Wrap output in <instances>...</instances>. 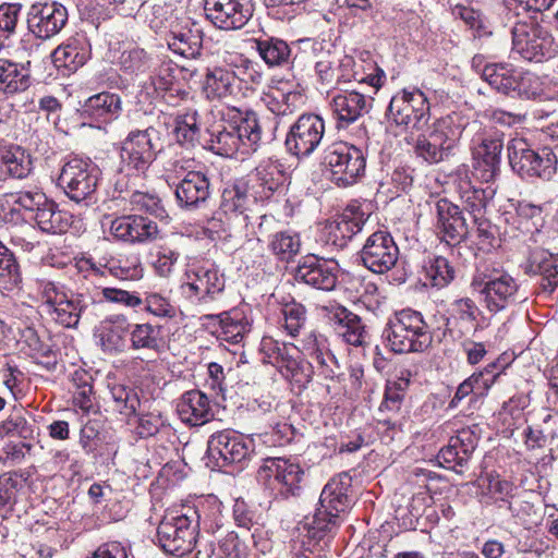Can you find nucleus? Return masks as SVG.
I'll return each instance as SVG.
<instances>
[{"label": "nucleus", "mask_w": 558, "mask_h": 558, "mask_svg": "<svg viewBox=\"0 0 558 558\" xmlns=\"http://www.w3.org/2000/svg\"><path fill=\"white\" fill-rule=\"evenodd\" d=\"M480 129V121L462 112H451L438 119L427 134L417 137L414 153L428 163H439L454 155L464 132Z\"/></svg>", "instance_id": "f257e3e1"}, {"label": "nucleus", "mask_w": 558, "mask_h": 558, "mask_svg": "<svg viewBox=\"0 0 558 558\" xmlns=\"http://www.w3.org/2000/svg\"><path fill=\"white\" fill-rule=\"evenodd\" d=\"M386 345L395 353L424 352L433 342V335L421 312L404 308L396 312L383 331Z\"/></svg>", "instance_id": "f03ea898"}, {"label": "nucleus", "mask_w": 558, "mask_h": 558, "mask_svg": "<svg viewBox=\"0 0 558 558\" xmlns=\"http://www.w3.org/2000/svg\"><path fill=\"white\" fill-rule=\"evenodd\" d=\"M254 69V63L241 54L227 53L221 63L206 69L203 92L209 100H223L240 90L241 75Z\"/></svg>", "instance_id": "7ed1b4c3"}, {"label": "nucleus", "mask_w": 558, "mask_h": 558, "mask_svg": "<svg viewBox=\"0 0 558 558\" xmlns=\"http://www.w3.org/2000/svg\"><path fill=\"white\" fill-rule=\"evenodd\" d=\"M323 166L330 172V179L338 186L356 183L365 173L366 158L359 147L347 142H333L322 156Z\"/></svg>", "instance_id": "20e7f679"}, {"label": "nucleus", "mask_w": 558, "mask_h": 558, "mask_svg": "<svg viewBox=\"0 0 558 558\" xmlns=\"http://www.w3.org/2000/svg\"><path fill=\"white\" fill-rule=\"evenodd\" d=\"M509 162L521 177L550 180L557 171L558 158L550 147L531 149L523 138H513L508 144Z\"/></svg>", "instance_id": "39448f33"}, {"label": "nucleus", "mask_w": 558, "mask_h": 558, "mask_svg": "<svg viewBox=\"0 0 558 558\" xmlns=\"http://www.w3.org/2000/svg\"><path fill=\"white\" fill-rule=\"evenodd\" d=\"M511 34L512 50L525 60L542 62L558 54L551 33L534 21L515 23Z\"/></svg>", "instance_id": "423d86ee"}, {"label": "nucleus", "mask_w": 558, "mask_h": 558, "mask_svg": "<svg viewBox=\"0 0 558 558\" xmlns=\"http://www.w3.org/2000/svg\"><path fill=\"white\" fill-rule=\"evenodd\" d=\"M471 287L481 295L484 306L490 313H498L517 303L519 286L506 272H477Z\"/></svg>", "instance_id": "0eeeda50"}, {"label": "nucleus", "mask_w": 558, "mask_h": 558, "mask_svg": "<svg viewBox=\"0 0 558 558\" xmlns=\"http://www.w3.org/2000/svg\"><path fill=\"white\" fill-rule=\"evenodd\" d=\"M226 279L214 264H191L181 284L182 293L192 302L208 304L225 290Z\"/></svg>", "instance_id": "6e6552de"}, {"label": "nucleus", "mask_w": 558, "mask_h": 558, "mask_svg": "<svg viewBox=\"0 0 558 558\" xmlns=\"http://www.w3.org/2000/svg\"><path fill=\"white\" fill-rule=\"evenodd\" d=\"M99 174V168L90 159L73 157L63 165L58 182L70 199L80 203L95 193Z\"/></svg>", "instance_id": "1a4fd4ad"}, {"label": "nucleus", "mask_w": 558, "mask_h": 558, "mask_svg": "<svg viewBox=\"0 0 558 558\" xmlns=\"http://www.w3.org/2000/svg\"><path fill=\"white\" fill-rule=\"evenodd\" d=\"M180 181L175 184L174 195L178 206L184 210H197L205 206L210 197V181L203 171L190 170V160L179 159L173 163Z\"/></svg>", "instance_id": "9d476101"}, {"label": "nucleus", "mask_w": 558, "mask_h": 558, "mask_svg": "<svg viewBox=\"0 0 558 558\" xmlns=\"http://www.w3.org/2000/svg\"><path fill=\"white\" fill-rule=\"evenodd\" d=\"M196 526L187 514L167 513L157 529V538L165 553L184 557L192 553L197 544Z\"/></svg>", "instance_id": "9b49d317"}, {"label": "nucleus", "mask_w": 558, "mask_h": 558, "mask_svg": "<svg viewBox=\"0 0 558 558\" xmlns=\"http://www.w3.org/2000/svg\"><path fill=\"white\" fill-rule=\"evenodd\" d=\"M386 116L396 125L405 130L421 131L429 121L427 97L418 89H404L391 98Z\"/></svg>", "instance_id": "f8f14e48"}, {"label": "nucleus", "mask_w": 558, "mask_h": 558, "mask_svg": "<svg viewBox=\"0 0 558 558\" xmlns=\"http://www.w3.org/2000/svg\"><path fill=\"white\" fill-rule=\"evenodd\" d=\"M325 134L324 120L314 113H305L290 126L284 145L298 158L311 156L322 143Z\"/></svg>", "instance_id": "ddd939ff"}, {"label": "nucleus", "mask_w": 558, "mask_h": 558, "mask_svg": "<svg viewBox=\"0 0 558 558\" xmlns=\"http://www.w3.org/2000/svg\"><path fill=\"white\" fill-rule=\"evenodd\" d=\"M156 133L153 126L133 130L123 140L120 159L124 167L137 172H145L157 158L159 148L154 141Z\"/></svg>", "instance_id": "4468645a"}, {"label": "nucleus", "mask_w": 558, "mask_h": 558, "mask_svg": "<svg viewBox=\"0 0 558 558\" xmlns=\"http://www.w3.org/2000/svg\"><path fill=\"white\" fill-rule=\"evenodd\" d=\"M260 478L270 480V485L283 498L299 496L302 490L304 470L296 462L283 458H268L259 468Z\"/></svg>", "instance_id": "2eb2a0df"}, {"label": "nucleus", "mask_w": 558, "mask_h": 558, "mask_svg": "<svg viewBox=\"0 0 558 558\" xmlns=\"http://www.w3.org/2000/svg\"><path fill=\"white\" fill-rule=\"evenodd\" d=\"M399 248L387 231H376L365 241L360 251L362 264L375 274H385L397 263Z\"/></svg>", "instance_id": "dca6fc26"}, {"label": "nucleus", "mask_w": 558, "mask_h": 558, "mask_svg": "<svg viewBox=\"0 0 558 558\" xmlns=\"http://www.w3.org/2000/svg\"><path fill=\"white\" fill-rule=\"evenodd\" d=\"M207 450L219 466H226L240 463L250 457L253 452V441L234 430L225 429L210 436Z\"/></svg>", "instance_id": "f3484780"}, {"label": "nucleus", "mask_w": 558, "mask_h": 558, "mask_svg": "<svg viewBox=\"0 0 558 558\" xmlns=\"http://www.w3.org/2000/svg\"><path fill=\"white\" fill-rule=\"evenodd\" d=\"M207 20L220 29L242 28L253 15L252 0H204Z\"/></svg>", "instance_id": "a211bd4d"}, {"label": "nucleus", "mask_w": 558, "mask_h": 558, "mask_svg": "<svg viewBox=\"0 0 558 558\" xmlns=\"http://www.w3.org/2000/svg\"><path fill=\"white\" fill-rule=\"evenodd\" d=\"M68 21V11L61 3L36 2L27 13L28 29L40 39H49L59 34Z\"/></svg>", "instance_id": "6ab92c4d"}, {"label": "nucleus", "mask_w": 558, "mask_h": 558, "mask_svg": "<svg viewBox=\"0 0 558 558\" xmlns=\"http://www.w3.org/2000/svg\"><path fill=\"white\" fill-rule=\"evenodd\" d=\"M435 230L442 242L454 246L466 239L469 226L458 205L440 198L435 203Z\"/></svg>", "instance_id": "aec40b11"}, {"label": "nucleus", "mask_w": 558, "mask_h": 558, "mask_svg": "<svg viewBox=\"0 0 558 558\" xmlns=\"http://www.w3.org/2000/svg\"><path fill=\"white\" fill-rule=\"evenodd\" d=\"M111 234L121 241L145 243L154 241L159 235L157 222L142 214L124 215L110 222Z\"/></svg>", "instance_id": "412c9836"}, {"label": "nucleus", "mask_w": 558, "mask_h": 558, "mask_svg": "<svg viewBox=\"0 0 558 558\" xmlns=\"http://www.w3.org/2000/svg\"><path fill=\"white\" fill-rule=\"evenodd\" d=\"M294 278L313 288L331 291L337 284V265L315 255H307L300 260Z\"/></svg>", "instance_id": "4be33fe9"}, {"label": "nucleus", "mask_w": 558, "mask_h": 558, "mask_svg": "<svg viewBox=\"0 0 558 558\" xmlns=\"http://www.w3.org/2000/svg\"><path fill=\"white\" fill-rule=\"evenodd\" d=\"M130 327L131 324L125 315H110L95 328L96 342L107 354L122 353L128 347Z\"/></svg>", "instance_id": "5701e85b"}, {"label": "nucleus", "mask_w": 558, "mask_h": 558, "mask_svg": "<svg viewBox=\"0 0 558 558\" xmlns=\"http://www.w3.org/2000/svg\"><path fill=\"white\" fill-rule=\"evenodd\" d=\"M367 218L357 207L349 206L335 220L326 223L324 233L327 243L344 247L348 242L362 231Z\"/></svg>", "instance_id": "b1692460"}, {"label": "nucleus", "mask_w": 558, "mask_h": 558, "mask_svg": "<svg viewBox=\"0 0 558 558\" xmlns=\"http://www.w3.org/2000/svg\"><path fill=\"white\" fill-rule=\"evenodd\" d=\"M373 98L364 94L350 90L336 95L331 101V109L337 119V128H347L372 108Z\"/></svg>", "instance_id": "393cba45"}, {"label": "nucleus", "mask_w": 558, "mask_h": 558, "mask_svg": "<svg viewBox=\"0 0 558 558\" xmlns=\"http://www.w3.org/2000/svg\"><path fill=\"white\" fill-rule=\"evenodd\" d=\"M177 412L181 421L190 426H202L214 416L209 398L199 390L183 393L178 402Z\"/></svg>", "instance_id": "a878e982"}, {"label": "nucleus", "mask_w": 558, "mask_h": 558, "mask_svg": "<svg viewBox=\"0 0 558 558\" xmlns=\"http://www.w3.org/2000/svg\"><path fill=\"white\" fill-rule=\"evenodd\" d=\"M449 314L446 326L451 333L457 332L462 337L477 330L481 311L472 299L461 298L453 301Z\"/></svg>", "instance_id": "bb28decb"}, {"label": "nucleus", "mask_w": 558, "mask_h": 558, "mask_svg": "<svg viewBox=\"0 0 558 558\" xmlns=\"http://www.w3.org/2000/svg\"><path fill=\"white\" fill-rule=\"evenodd\" d=\"M29 62L17 63L0 59V93L12 96L23 93L32 85Z\"/></svg>", "instance_id": "cd10ccee"}, {"label": "nucleus", "mask_w": 558, "mask_h": 558, "mask_svg": "<svg viewBox=\"0 0 558 558\" xmlns=\"http://www.w3.org/2000/svg\"><path fill=\"white\" fill-rule=\"evenodd\" d=\"M351 483L352 478L347 472L330 478L320 494L319 505L338 513L347 511L352 505L348 495Z\"/></svg>", "instance_id": "c85d7f7f"}, {"label": "nucleus", "mask_w": 558, "mask_h": 558, "mask_svg": "<svg viewBox=\"0 0 558 558\" xmlns=\"http://www.w3.org/2000/svg\"><path fill=\"white\" fill-rule=\"evenodd\" d=\"M122 111L119 95L102 92L89 97L82 106V116L100 122L116 120Z\"/></svg>", "instance_id": "c756f323"}, {"label": "nucleus", "mask_w": 558, "mask_h": 558, "mask_svg": "<svg viewBox=\"0 0 558 558\" xmlns=\"http://www.w3.org/2000/svg\"><path fill=\"white\" fill-rule=\"evenodd\" d=\"M255 175L265 197H269L281 189L287 180L283 165L272 158L262 160L255 168Z\"/></svg>", "instance_id": "7c9ffc66"}, {"label": "nucleus", "mask_w": 558, "mask_h": 558, "mask_svg": "<svg viewBox=\"0 0 558 558\" xmlns=\"http://www.w3.org/2000/svg\"><path fill=\"white\" fill-rule=\"evenodd\" d=\"M254 48L269 68H283L290 63L291 48L283 39L277 37L255 39Z\"/></svg>", "instance_id": "2f4dec72"}, {"label": "nucleus", "mask_w": 558, "mask_h": 558, "mask_svg": "<svg viewBox=\"0 0 558 558\" xmlns=\"http://www.w3.org/2000/svg\"><path fill=\"white\" fill-rule=\"evenodd\" d=\"M129 341L134 351L159 352L163 344L161 328L150 323L131 324Z\"/></svg>", "instance_id": "473e14b6"}, {"label": "nucleus", "mask_w": 558, "mask_h": 558, "mask_svg": "<svg viewBox=\"0 0 558 558\" xmlns=\"http://www.w3.org/2000/svg\"><path fill=\"white\" fill-rule=\"evenodd\" d=\"M518 70L510 63H488L482 70V77L492 88L511 97Z\"/></svg>", "instance_id": "72a5a7b5"}, {"label": "nucleus", "mask_w": 558, "mask_h": 558, "mask_svg": "<svg viewBox=\"0 0 558 558\" xmlns=\"http://www.w3.org/2000/svg\"><path fill=\"white\" fill-rule=\"evenodd\" d=\"M29 218L36 221L41 231L48 233H63L71 225L70 214L58 209L57 204L50 199Z\"/></svg>", "instance_id": "f704fd0d"}, {"label": "nucleus", "mask_w": 558, "mask_h": 558, "mask_svg": "<svg viewBox=\"0 0 558 558\" xmlns=\"http://www.w3.org/2000/svg\"><path fill=\"white\" fill-rule=\"evenodd\" d=\"M88 298L83 294L70 293L64 296L60 305L54 306L51 313L56 314L54 319L66 328L76 327L81 316L90 305Z\"/></svg>", "instance_id": "c9c22d12"}, {"label": "nucleus", "mask_w": 558, "mask_h": 558, "mask_svg": "<svg viewBox=\"0 0 558 558\" xmlns=\"http://www.w3.org/2000/svg\"><path fill=\"white\" fill-rule=\"evenodd\" d=\"M209 135L208 148L213 153L226 157L242 155L241 141H239V135H235L232 123L215 126Z\"/></svg>", "instance_id": "e433bc0d"}, {"label": "nucleus", "mask_w": 558, "mask_h": 558, "mask_svg": "<svg viewBox=\"0 0 558 558\" xmlns=\"http://www.w3.org/2000/svg\"><path fill=\"white\" fill-rule=\"evenodd\" d=\"M235 135L241 141L242 155H250L257 150L262 140V129L255 112L246 111L240 121L232 123Z\"/></svg>", "instance_id": "4c0bfd02"}, {"label": "nucleus", "mask_w": 558, "mask_h": 558, "mask_svg": "<svg viewBox=\"0 0 558 558\" xmlns=\"http://www.w3.org/2000/svg\"><path fill=\"white\" fill-rule=\"evenodd\" d=\"M168 47L182 57L196 58L202 47L201 31L191 28L172 31L168 38Z\"/></svg>", "instance_id": "58836bf2"}, {"label": "nucleus", "mask_w": 558, "mask_h": 558, "mask_svg": "<svg viewBox=\"0 0 558 558\" xmlns=\"http://www.w3.org/2000/svg\"><path fill=\"white\" fill-rule=\"evenodd\" d=\"M336 64L339 83L356 81L379 88L385 78L384 71L378 68H376V74H368L366 76L361 71H355L356 60L352 56L344 54L342 58H337Z\"/></svg>", "instance_id": "ea45409f"}, {"label": "nucleus", "mask_w": 558, "mask_h": 558, "mask_svg": "<svg viewBox=\"0 0 558 558\" xmlns=\"http://www.w3.org/2000/svg\"><path fill=\"white\" fill-rule=\"evenodd\" d=\"M52 57L58 66L76 70L85 64L89 58V52L85 47V40L73 39L65 45L59 46L53 51Z\"/></svg>", "instance_id": "a19ab883"}, {"label": "nucleus", "mask_w": 558, "mask_h": 558, "mask_svg": "<svg viewBox=\"0 0 558 558\" xmlns=\"http://www.w3.org/2000/svg\"><path fill=\"white\" fill-rule=\"evenodd\" d=\"M216 318H218L220 327L218 337L223 341L239 343L250 330L247 320L240 312H223L217 315Z\"/></svg>", "instance_id": "79ce46f5"}, {"label": "nucleus", "mask_w": 558, "mask_h": 558, "mask_svg": "<svg viewBox=\"0 0 558 558\" xmlns=\"http://www.w3.org/2000/svg\"><path fill=\"white\" fill-rule=\"evenodd\" d=\"M530 270L542 276V287L545 291L553 292L558 286V263L553 255H547L545 252L534 253Z\"/></svg>", "instance_id": "37998d69"}, {"label": "nucleus", "mask_w": 558, "mask_h": 558, "mask_svg": "<svg viewBox=\"0 0 558 558\" xmlns=\"http://www.w3.org/2000/svg\"><path fill=\"white\" fill-rule=\"evenodd\" d=\"M268 248L279 260L290 262L299 254L301 240L295 232L279 231L270 235Z\"/></svg>", "instance_id": "c03bdc74"}, {"label": "nucleus", "mask_w": 558, "mask_h": 558, "mask_svg": "<svg viewBox=\"0 0 558 558\" xmlns=\"http://www.w3.org/2000/svg\"><path fill=\"white\" fill-rule=\"evenodd\" d=\"M108 389L116 411L125 416L136 413L141 401L133 388L123 384L112 383L108 385Z\"/></svg>", "instance_id": "a18cd8bd"}, {"label": "nucleus", "mask_w": 558, "mask_h": 558, "mask_svg": "<svg viewBox=\"0 0 558 558\" xmlns=\"http://www.w3.org/2000/svg\"><path fill=\"white\" fill-rule=\"evenodd\" d=\"M2 165L5 171L15 179H24L32 171L29 154L20 146H11L2 153Z\"/></svg>", "instance_id": "49530a36"}, {"label": "nucleus", "mask_w": 558, "mask_h": 558, "mask_svg": "<svg viewBox=\"0 0 558 558\" xmlns=\"http://www.w3.org/2000/svg\"><path fill=\"white\" fill-rule=\"evenodd\" d=\"M339 518L340 513L319 505L312 520L305 523L308 536L313 539H322L339 526Z\"/></svg>", "instance_id": "de8ad7c7"}, {"label": "nucleus", "mask_w": 558, "mask_h": 558, "mask_svg": "<svg viewBox=\"0 0 558 558\" xmlns=\"http://www.w3.org/2000/svg\"><path fill=\"white\" fill-rule=\"evenodd\" d=\"M199 132L198 114L195 110H187L175 117L173 133L180 144L194 146L198 142Z\"/></svg>", "instance_id": "09e8293b"}, {"label": "nucleus", "mask_w": 558, "mask_h": 558, "mask_svg": "<svg viewBox=\"0 0 558 558\" xmlns=\"http://www.w3.org/2000/svg\"><path fill=\"white\" fill-rule=\"evenodd\" d=\"M120 63L124 72L140 75L153 70L156 58L142 48H133L122 52Z\"/></svg>", "instance_id": "8fccbe9b"}, {"label": "nucleus", "mask_w": 558, "mask_h": 558, "mask_svg": "<svg viewBox=\"0 0 558 558\" xmlns=\"http://www.w3.org/2000/svg\"><path fill=\"white\" fill-rule=\"evenodd\" d=\"M47 196L39 191H20L4 195V201L12 206L11 213L14 214L17 208L24 209L31 216L35 215L39 208L47 202Z\"/></svg>", "instance_id": "3c124183"}, {"label": "nucleus", "mask_w": 558, "mask_h": 558, "mask_svg": "<svg viewBox=\"0 0 558 558\" xmlns=\"http://www.w3.org/2000/svg\"><path fill=\"white\" fill-rule=\"evenodd\" d=\"M544 92L541 78L529 71L518 70L514 83V90L511 97L535 99Z\"/></svg>", "instance_id": "603ef678"}, {"label": "nucleus", "mask_w": 558, "mask_h": 558, "mask_svg": "<svg viewBox=\"0 0 558 558\" xmlns=\"http://www.w3.org/2000/svg\"><path fill=\"white\" fill-rule=\"evenodd\" d=\"M248 202L247 189L244 184L226 187L221 195L220 208L225 214H243Z\"/></svg>", "instance_id": "864d4df0"}, {"label": "nucleus", "mask_w": 558, "mask_h": 558, "mask_svg": "<svg viewBox=\"0 0 558 558\" xmlns=\"http://www.w3.org/2000/svg\"><path fill=\"white\" fill-rule=\"evenodd\" d=\"M283 328L291 337H296L307 322L306 308L295 301L284 304L281 308Z\"/></svg>", "instance_id": "5fc2aeb1"}, {"label": "nucleus", "mask_w": 558, "mask_h": 558, "mask_svg": "<svg viewBox=\"0 0 558 558\" xmlns=\"http://www.w3.org/2000/svg\"><path fill=\"white\" fill-rule=\"evenodd\" d=\"M547 436L543 433V430L527 427L524 430V444L526 450L530 452V459L535 463L543 462L544 464L551 460V456L545 454L548 446Z\"/></svg>", "instance_id": "6e6d98bb"}, {"label": "nucleus", "mask_w": 558, "mask_h": 558, "mask_svg": "<svg viewBox=\"0 0 558 558\" xmlns=\"http://www.w3.org/2000/svg\"><path fill=\"white\" fill-rule=\"evenodd\" d=\"M490 194L486 190L473 186H469L461 192L463 209L473 217L475 222L483 216Z\"/></svg>", "instance_id": "4d7b16f0"}, {"label": "nucleus", "mask_w": 558, "mask_h": 558, "mask_svg": "<svg viewBox=\"0 0 558 558\" xmlns=\"http://www.w3.org/2000/svg\"><path fill=\"white\" fill-rule=\"evenodd\" d=\"M482 124L476 131L464 132L466 135L473 134L472 142L474 148L490 155H501L504 147V134L498 131L481 132Z\"/></svg>", "instance_id": "13d9d810"}, {"label": "nucleus", "mask_w": 558, "mask_h": 558, "mask_svg": "<svg viewBox=\"0 0 558 558\" xmlns=\"http://www.w3.org/2000/svg\"><path fill=\"white\" fill-rule=\"evenodd\" d=\"M336 61L337 56L327 51L315 62V75L322 85L332 86L339 84Z\"/></svg>", "instance_id": "bf43d9fd"}, {"label": "nucleus", "mask_w": 558, "mask_h": 558, "mask_svg": "<svg viewBox=\"0 0 558 558\" xmlns=\"http://www.w3.org/2000/svg\"><path fill=\"white\" fill-rule=\"evenodd\" d=\"M143 305L145 311L156 317L160 318H173L177 314L175 306L170 300L160 293L149 292L145 294Z\"/></svg>", "instance_id": "052dcab7"}, {"label": "nucleus", "mask_w": 558, "mask_h": 558, "mask_svg": "<svg viewBox=\"0 0 558 558\" xmlns=\"http://www.w3.org/2000/svg\"><path fill=\"white\" fill-rule=\"evenodd\" d=\"M151 256V264L157 275L160 277H169L178 263L180 254L169 246L161 245L157 247L156 252L153 253Z\"/></svg>", "instance_id": "680f3d73"}, {"label": "nucleus", "mask_w": 558, "mask_h": 558, "mask_svg": "<svg viewBox=\"0 0 558 558\" xmlns=\"http://www.w3.org/2000/svg\"><path fill=\"white\" fill-rule=\"evenodd\" d=\"M131 210L160 217L163 214L160 199L153 194L135 191L130 196Z\"/></svg>", "instance_id": "e2e57ef3"}, {"label": "nucleus", "mask_w": 558, "mask_h": 558, "mask_svg": "<svg viewBox=\"0 0 558 558\" xmlns=\"http://www.w3.org/2000/svg\"><path fill=\"white\" fill-rule=\"evenodd\" d=\"M149 73V78L158 92L171 90L174 83V68L170 62L156 59V65Z\"/></svg>", "instance_id": "0e129e2a"}, {"label": "nucleus", "mask_w": 558, "mask_h": 558, "mask_svg": "<svg viewBox=\"0 0 558 558\" xmlns=\"http://www.w3.org/2000/svg\"><path fill=\"white\" fill-rule=\"evenodd\" d=\"M21 281L19 264L13 253L3 246L0 251V282L16 286Z\"/></svg>", "instance_id": "69168bd1"}, {"label": "nucleus", "mask_w": 558, "mask_h": 558, "mask_svg": "<svg viewBox=\"0 0 558 558\" xmlns=\"http://www.w3.org/2000/svg\"><path fill=\"white\" fill-rule=\"evenodd\" d=\"M73 381L76 385V390L73 393L74 404L83 411H89L93 407V386L88 381L87 374L85 372H75Z\"/></svg>", "instance_id": "338daca9"}, {"label": "nucleus", "mask_w": 558, "mask_h": 558, "mask_svg": "<svg viewBox=\"0 0 558 558\" xmlns=\"http://www.w3.org/2000/svg\"><path fill=\"white\" fill-rule=\"evenodd\" d=\"M320 310L337 333L338 328L343 327L345 329L357 317L356 314L336 303L324 305Z\"/></svg>", "instance_id": "774afa93"}]
</instances>
